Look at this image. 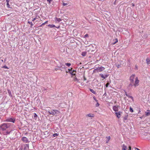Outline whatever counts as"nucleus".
Returning a JSON list of instances; mask_svg holds the SVG:
<instances>
[{"label":"nucleus","mask_w":150,"mask_h":150,"mask_svg":"<svg viewBox=\"0 0 150 150\" xmlns=\"http://www.w3.org/2000/svg\"><path fill=\"white\" fill-rule=\"evenodd\" d=\"M135 77V75L134 74L132 75L130 77L129 80L130 81V83L129 85V87H132L133 86H134L135 87H136L138 85L139 81L138 79V78L136 77L135 79V81L134 83V79Z\"/></svg>","instance_id":"obj_1"},{"label":"nucleus","mask_w":150,"mask_h":150,"mask_svg":"<svg viewBox=\"0 0 150 150\" xmlns=\"http://www.w3.org/2000/svg\"><path fill=\"white\" fill-rule=\"evenodd\" d=\"M10 126V125L8 123H4L0 126V129L4 131L7 128H8Z\"/></svg>","instance_id":"obj_2"},{"label":"nucleus","mask_w":150,"mask_h":150,"mask_svg":"<svg viewBox=\"0 0 150 150\" xmlns=\"http://www.w3.org/2000/svg\"><path fill=\"white\" fill-rule=\"evenodd\" d=\"M48 113L50 115H54L60 113V112L58 110H53L51 111H48Z\"/></svg>","instance_id":"obj_3"},{"label":"nucleus","mask_w":150,"mask_h":150,"mask_svg":"<svg viewBox=\"0 0 150 150\" xmlns=\"http://www.w3.org/2000/svg\"><path fill=\"white\" fill-rule=\"evenodd\" d=\"M105 69L104 67H101L97 68L96 69H95V70L97 72H100L103 71Z\"/></svg>","instance_id":"obj_4"},{"label":"nucleus","mask_w":150,"mask_h":150,"mask_svg":"<svg viewBox=\"0 0 150 150\" xmlns=\"http://www.w3.org/2000/svg\"><path fill=\"white\" fill-rule=\"evenodd\" d=\"M22 140L25 143L29 142L28 139L25 137H23L22 138Z\"/></svg>","instance_id":"obj_5"},{"label":"nucleus","mask_w":150,"mask_h":150,"mask_svg":"<svg viewBox=\"0 0 150 150\" xmlns=\"http://www.w3.org/2000/svg\"><path fill=\"white\" fill-rule=\"evenodd\" d=\"M61 66L58 67L59 68V70H61V71L63 69H65L66 68V67L64 65H63L62 64H61Z\"/></svg>","instance_id":"obj_6"},{"label":"nucleus","mask_w":150,"mask_h":150,"mask_svg":"<svg viewBox=\"0 0 150 150\" xmlns=\"http://www.w3.org/2000/svg\"><path fill=\"white\" fill-rule=\"evenodd\" d=\"M122 113V112H115V114L117 117L119 118L121 116V114Z\"/></svg>","instance_id":"obj_7"},{"label":"nucleus","mask_w":150,"mask_h":150,"mask_svg":"<svg viewBox=\"0 0 150 150\" xmlns=\"http://www.w3.org/2000/svg\"><path fill=\"white\" fill-rule=\"evenodd\" d=\"M6 121L8 122H12L13 123H14L15 120L14 119H13L10 118H9V119H7L6 120Z\"/></svg>","instance_id":"obj_8"},{"label":"nucleus","mask_w":150,"mask_h":150,"mask_svg":"<svg viewBox=\"0 0 150 150\" xmlns=\"http://www.w3.org/2000/svg\"><path fill=\"white\" fill-rule=\"evenodd\" d=\"M16 133H15V132H14V133L13 134V136H11L10 137V138L11 139H14L15 138H16Z\"/></svg>","instance_id":"obj_9"},{"label":"nucleus","mask_w":150,"mask_h":150,"mask_svg":"<svg viewBox=\"0 0 150 150\" xmlns=\"http://www.w3.org/2000/svg\"><path fill=\"white\" fill-rule=\"evenodd\" d=\"M100 75L101 76V77L103 79H105L106 78L108 77V75H105V76L103 75V74H100Z\"/></svg>","instance_id":"obj_10"},{"label":"nucleus","mask_w":150,"mask_h":150,"mask_svg":"<svg viewBox=\"0 0 150 150\" xmlns=\"http://www.w3.org/2000/svg\"><path fill=\"white\" fill-rule=\"evenodd\" d=\"M29 149V144H26L25 145V147L24 148V150H26Z\"/></svg>","instance_id":"obj_11"},{"label":"nucleus","mask_w":150,"mask_h":150,"mask_svg":"<svg viewBox=\"0 0 150 150\" xmlns=\"http://www.w3.org/2000/svg\"><path fill=\"white\" fill-rule=\"evenodd\" d=\"M113 110L115 111H117L118 110V109L117 107L114 106L113 107Z\"/></svg>","instance_id":"obj_12"},{"label":"nucleus","mask_w":150,"mask_h":150,"mask_svg":"<svg viewBox=\"0 0 150 150\" xmlns=\"http://www.w3.org/2000/svg\"><path fill=\"white\" fill-rule=\"evenodd\" d=\"M122 150H126L127 149V147L124 144H123L122 146Z\"/></svg>","instance_id":"obj_13"},{"label":"nucleus","mask_w":150,"mask_h":150,"mask_svg":"<svg viewBox=\"0 0 150 150\" xmlns=\"http://www.w3.org/2000/svg\"><path fill=\"white\" fill-rule=\"evenodd\" d=\"M55 21L56 22L57 21L58 22H60L62 21V19L60 18H55Z\"/></svg>","instance_id":"obj_14"},{"label":"nucleus","mask_w":150,"mask_h":150,"mask_svg":"<svg viewBox=\"0 0 150 150\" xmlns=\"http://www.w3.org/2000/svg\"><path fill=\"white\" fill-rule=\"evenodd\" d=\"M146 63L148 65H150V59L147 58L146 59Z\"/></svg>","instance_id":"obj_15"},{"label":"nucleus","mask_w":150,"mask_h":150,"mask_svg":"<svg viewBox=\"0 0 150 150\" xmlns=\"http://www.w3.org/2000/svg\"><path fill=\"white\" fill-rule=\"evenodd\" d=\"M6 5L7 7L8 8H10V5L9 4V0H6Z\"/></svg>","instance_id":"obj_16"},{"label":"nucleus","mask_w":150,"mask_h":150,"mask_svg":"<svg viewBox=\"0 0 150 150\" xmlns=\"http://www.w3.org/2000/svg\"><path fill=\"white\" fill-rule=\"evenodd\" d=\"M146 115L147 116L150 115V110H148L146 112Z\"/></svg>","instance_id":"obj_17"},{"label":"nucleus","mask_w":150,"mask_h":150,"mask_svg":"<svg viewBox=\"0 0 150 150\" xmlns=\"http://www.w3.org/2000/svg\"><path fill=\"white\" fill-rule=\"evenodd\" d=\"M8 91L10 96L11 97H12V95L11 94V91L9 90H8Z\"/></svg>","instance_id":"obj_18"},{"label":"nucleus","mask_w":150,"mask_h":150,"mask_svg":"<svg viewBox=\"0 0 150 150\" xmlns=\"http://www.w3.org/2000/svg\"><path fill=\"white\" fill-rule=\"evenodd\" d=\"M76 72V71L75 70H73L72 73H71V74L72 75H75Z\"/></svg>","instance_id":"obj_19"},{"label":"nucleus","mask_w":150,"mask_h":150,"mask_svg":"<svg viewBox=\"0 0 150 150\" xmlns=\"http://www.w3.org/2000/svg\"><path fill=\"white\" fill-rule=\"evenodd\" d=\"M87 52H83L82 53L81 55L83 56H85Z\"/></svg>","instance_id":"obj_20"},{"label":"nucleus","mask_w":150,"mask_h":150,"mask_svg":"<svg viewBox=\"0 0 150 150\" xmlns=\"http://www.w3.org/2000/svg\"><path fill=\"white\" fill-rule=\"evenodd\" d=\"M72 68H71V69H68V71H69L68 72L67 71L66 72L67 73L68 72H69L71 74V73H72V71H73L72 70Z\"/></svg>","instance_id":"obj_21"},{"label":"nucleus","mask_w":150,"mask_h":150,"mask_svg":"<svg viewBox=\"0 0 150 150\" xmlns=\"http://www.w3.org/2000/svg\"><path fill=\"white\" fill-rule=\"evenodd\" d=\"M89 90H90V91H91V92L92 93H93L95 94H96V92L95 91H94L93 89L90 88L89 89Z\"/></svg>","instance_id":"obj_22"},{"label":"nucleus","mask_w":150,"mask_h":150,"mask_svg":"<svg viewBox=\"0 0 150 150\" xmlns=\"http://www.w3.org/2000/svg\"><path fill=\"white\" fill-rule=\"evenodd\" d=\"M107 138V139L108 140L106 142V143H108V142L110 140V136L107 137H106Z\"/></svg>","instance_id":"obj_23"},{"label":"nucleus","mask_w":150,"mask_h":150,"mask_svg":"<svg viewBox=\"0 0 150 150\" xmlns=\"http://www.w3.org/2000/svg\"><path fill=\"white\" fill-rule=\"evenodd\" d=\"M48 26L50 28H52L55 27V25H49Z\"/></svg>","instance_id":"obj_24"},{"label":"nucleus","mask_w":150,"mask_h":150,"mask_svg":"<svg viewBox=\"0 0 150 150\" xmlns=\"http://www.w3.org/2000/svg\"><path fill=\"white\" fill-rule=\"evenodd\" d=\"M115 42H114L113 43H112V44L114 45L118 42V40L117 38H116L115 39Z\"/></svg>","instance_id":"obj_25"},{"label":"nucleus","mask_w":150,"mask_h":150,"mask_svg":"<svg viewBox=\"0 0 150 150\" xmlns=\"http://www.w3.org/2000/svg\"><path fill=\"white\" fill-rule=\"evenodd\" d=\"M28 23L29 24L31 25V27L32 28V26L33 25V24L32 23V22L30 21H28Z\"/></svg>","instance_id":"obj_26"},{"label":"nucleus","mask_w":150,"mask_h":150,"mask_svg":"<svg viewBox=\"0 0 150 150\" xmlns=\"http://www.w3.org/2000/svg\"><path fill=\"white\" fill-rule=\"evenodd\" d=\"M86 116H87V117H93V116L90 113L87 114L86 115Z\"/></svg>","instance_id":"obj_27"},{"label":"nucleus","mask_w":150,"mask_h":150,"mask_svg":"<svg viewBox=\"0 0 150 150\" xmlns=\"http://www.w3.org/2000/svg\"><path fill=\"white\" fill-rule=\"evenodd\" d=\"M129 111L131 112H133V110L132 108L131 107H130Z\"/></svg>","instance_id":"obj_28"},{"label":"nucleus","mask_w":150,"mask_h":150,"mask_svg":"<svg viewBox=\"0 0 150 150\" xmlns=\"http://www.w3.org/2000/svg\"><path fill=\"white\" fill-rule=\"evenodd\" d=\"M74 81H77L78 82H79V80L76 77H75L74 79Z\"/></svg>","instance_id":"obj_29"},{"label":"nucleus","mask_w":150,"mask_h":150,"mask_svg":"<svg viewBox=\"0 0 150 150\" xmlns=\"http://www.w3.org/2000/svg\"><path fill=\"white\" fill-rule=\"evenodd\" d=\"M65 65L66 66L69 67L71 65V64L70 63H65Z\"/></svg>","instance_id":"obj_30"},{"label":"nucleus","mask_w":150,"mask_h":150,"mask_svg":"<svg viewBox=\"0 0 150 150\" xmlns=\"http://www.w3.org/2000/svg\"><path fill=\"white\" fill-rule=\"evenodd\" d=\"M2 68H5V69H8L6 65L3 66L2 67Z\"/></svg>","instance_id":"obj_31"},{"label":"nucleus","mask_w":150,"mask_h":150,"mask_svg":"<svg viewBox=\"0 0 150 150\" xmlns=\"http://www.w3.org/2000/svg\"><path fill=\"white\" fill-rule=\"evenodd\" d=\"M58 134L57 133L54 134H53V136L54 137H56L57 136H58Z\"/></svg>","instance_id":"obj_32"},{"label":"nucleus","mask_w":150,"mask_h":150,"mask_svg":"<svg viewBox=\"0 0 150 150\" xmlns=\"http://www.w3.org/2000/svg\"><path fill=\"white\" fill-rule=\"evenodd\" d=\"M127 97L129 98H131L132 99H133V97L132 96H131L128 95V96H127Z\"/></svg>","instance_id":"obj_33"},{"label":"nucleus","mask_w":150,"mask_h":150,"mask_svg":"<svg viewBox=\"0 0 150 150\" xmlns=\"http://www.w3.org/2000/svg\"><path fill=\"white\" fill-rule=\"evenodd\" d=\"M47 22H48V21H46L45 23H42V25L40 26H42V25H45V23H47Z\"/></svg>","instance_id":"obj_34"},{"label":"nucleus","mask_w":150,"mask_h":150,"mask_svg":"<svg viewBox=\"0 0 150 150\" xmlns=\"http://www.w3.org/2000/svg\"><path fill=\"white\" fill-rule=\"evenodd\" d=\"M97 103L96 104V107H98L99 105V104L97 102Z\"/></svg>","instance_id":"obj_35"},{"label":"nucleus","mask_w":150,"mask_h":150,"mask_svg":"<svg viewBox=\"0 0 150 150\" xmlns=\"http://www.w3.org/2000/svg\"><path fill=\"white\" fill-rule=\"evenodd\" d=\"M93 98L94 100H95L96 102H97L98 101V100H96V98L95 97H93Z\"/></svg>","instance_id":"obj_36"},{"label":"nucleus","mask_w":150,"mask_h":150,"mask_svg":"<svg viewBox=\"0 0 150 150\" xmlns=\"http://www.w3.org/2000/svg\"><path fill=\"white\" fill-rule=\"evenodd\" d=\"M109 84V83L108 82L106 83V84L105 85V86H106V87H107L108 86Z\"/></svg>","instance_id":"obj_37"},{"label":"nucleus","mask_w":150,"mask_h":150,"mask_svg":"<svg viewBox=\"0 0 150 150\" xmlns=\"http://www.w3.org/2000/svg\"><path fill=\"white\" fill-rule=\"evenodd\" d=\"M37 116V114L35 113H34V117H36Z\"/></svg>","instance_id":"obj_38"},{"label":"nucleus","mask_w":150,"mask_h":150,"mask_svg":"<svg viewBox=\"0 0 150 150\" xmlns=\"http://www.w3.org/2000/svg\"><path fill=\"white\" fill-rule=\"evenodd\" d=\"M88 34H86L84 35V38H86L87 37H88Z\"/></svg>","instance_id":"obj_39"},{"label":"nucleus","mask_w":150,"mask_h":150,"mask_svg":"<svg viewBox=\"0 0 150 150\" xmlns=\"http://www.w3.org/2000/svg\"><path fill=\"white\" fill-rule=\"evenodd\" d=\"M68 4L67 3H63V6H65L66 5H67Z\"/></svg>","instance_id":"obj_40"},{"label":"nucleus","mask_w":150,"mask_h":150,"mask_svg":"<svg viewBox=\"0 0 150 150\" xmlns=\"http://www.w3.org/2000/svg\"><path fill=\"white\" fill-rule=\"evenodd\" d=\"M116 66L117 67V68H119V67H120V65H119V64H117V65H116Z\"/></svg>","instance_id":"obj_41"},{"label":"nucleus","mask_w":150,"mask_h":150,"mask_svg":"<svg viewBox=\"0 0 150 150\" xmlns=\"http://www.w3.org/2000/svg\"><path fill=\"white\" fill-rule=\"evenodd\" d=\"M52 0H47V1L49 3H50Z\"/></svg>","instance_id":"obj_42"},{"label":"nucleus","mask_w":150,"mask_h":150,"mask_svg":"<svg viewBox=\"0 0 150 150\" xmlns=\"http://www.w3.org/2000/svg\"><path fill=\"white\" fill-rule=\"evenodd\" d=\"M86 80V78L85 77V76H84V75L83 76V80L84 81H85V80Z\"/></svg>","instance_id":"obj_43"},{"label":"nucleus","mask_w":150,"mask_h":150,"mask_svg":"<svg viewBox=\"0 0 150 150\" xmlns=\"http://www.w3.org/2000/svg\"><path fill=\"white\" fill-rule=\"evenodd\" d=\"M127 118V116H125L124 118V119L125 120H126Z\"/></svg>","instance_id":"obj_44"},{"label":"nucleus","mask_w":150,"mask_h":150,"mask_svg":"<svg viewBox=\"0 0 150 150\" xmlns=\"http://www.w3.org/2000/svg\"><path fill=\"white\" fill-rule=\"evenodd\" d=\"M11 132H8L7 131V132H6V134H9L10 133H11Z\"/></svg>","instance_id":"obj_45"},{"label":"nucleus","mask_w":150,"mask_h":150,"mask_svg":"<svg viewBox=\"0 0 150 150\" xmlns=\"http://www.w3.org/2000/svg\"><path fill=\"white\" fill-rule=\"evenodd\" d=\"M128 150H131V147L130 146L129 147V149Z\"/></svg>","instance_id":"obj_46"},{"label":"nucleus","mask_w":150,"mask_h":150,"mask_svg":"<svg viewBox=\"0 0 150 150\" xmlns=\"http://www.w3.org/2000/svg\"><path fill=\"white\" fill-rule=\"evenodd\" d=\"M125 94L127 96H128V95L127 94L126 92H125Z\"/></svg>","instance_id":"obj_47"},{"label":"nucleus","mask_w":150,"mask_h":150,"mask_svg":"<svg viewBox=\"0 0 150 150\" xmlns=\"http://www.w3.org/2000/svg\"><path fill=\"white\" fill-rule=\"evenodd\" d=\"M135 149H137V150H140L138 148H135Z\"/></svg>","instance_id":"obj_48"},{"label":"nucleus","mask_w":150,"mask_h":150,"mask_svg":"<svg viewBox=\"0 0 150 150\" xmlns=\"http://www.w3.org/2000/svg\"><path fill=\"white\" fill-rule=\"evenodd\" d=\"M55 69V70H56V71H57V70H58V69H59V68H56V69Z\"/></svg>","instance_id":"obj_49"},{"label":"nucleus","mask_w":150,"mask_h":150,"mask_svg":"<svg viewBox=\"0 0 150 150\" xmlns=\"http://www.w3.org/2000/svg\"><path fill=\"white\" fill-rule=\"evenodd\" d=\"M35 19H35V18H33V19L32 20V21H34L35 20Z\"/></svg>","instance_id":"obj_50"},{"label":"nucleus","mask_w":150,"mask_h":150,"mask_svg":"<svg viewBox=\"0 0 150 150\" xmlns=\"http://www.w3.org/2000/svg\"><path fill=\"white\" fill-rule=\"evenodd\" d=\"M116 1H117V0H115V2L114 3V4H115V2H116Z\"/></svg>","instance_id":"obj_51"},{"label":"nucleus","mask_w":150,"mask_h":150,"mask_svg":"<svg viewBox=\"0 0 150 150\" xmlns=\"http://www.w3.org/2000/svg\"><path fill=\"white\" fill-rule=\"evenodd\" d=\"M132 6H135V5L134 4H132Z\"/></svg>","instance_id":"obj_52"},{"label":"nucleus","mask_w":150,"mask_h":150,"mask_svg":"<svg viewBox=\"0 0 150 150\" xmlns=\"http://www.w3.org/2000/svg\"><path fill=\"white\" fill-rule=\"evenodd\" d=\"M59 27H60V26H58V27H56V28H59Z\"/></svg>","instance_id":"obj_53"},{"label":"nucleus","mask_w":150,"mask_h":150,"mask_svg":"<svg viewBox=\"0 0 150 150\" xmlns=\"http://www.w3.org/2000/svg\"><path fill=\"white\" fill-rule=\"evenodd\" d=\"M3 60L2 59V60H1V61L3 62Z\"/></svg>","instance_id":"obj_54"},{"label":"nucleus","mask_w":150,"mask_h":150,"mask_svg":"<svg viewBox=\"0 0 150 150\" xmlns=\"http://www.w3.org/2000/svg\"><path fill=\"white\" fill-rule=\"evenodd\" d=\"M88 81L87 82V83H88Z\"/></svg>","instance_id":"obj_55"},{"label":"nucleus","mask_w":150,"mask_h":150,"mask_svg":"<svg viewBox=\"0 0 150 150\" xmlns=\"http://www.w3.org/2000/svg\"><path fill=\"white\" fill-rule=\"evenodd\" d=\"M1 118V117H0V119Z\"/></svg>","instance_id":"obj_56"}]
</instances>
